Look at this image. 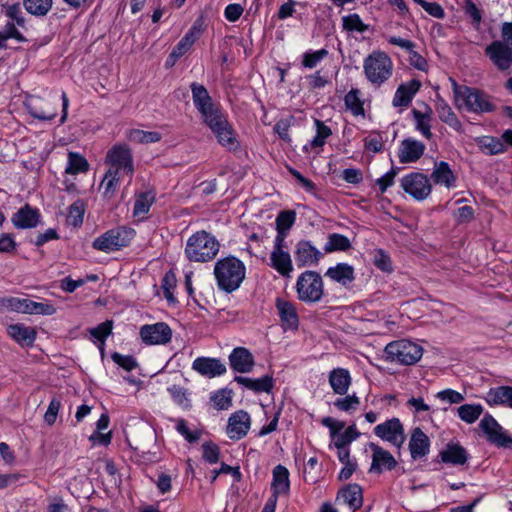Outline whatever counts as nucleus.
I'll list each match as a JSON object with an SVG mask.
<instances>
[{"instance_id":"nucleus-1","label":"nucleus","mask_w":512,"mask_h":512,"mask_svg":"<svg viewBox=\"0 0 512 512\" xmlns=\"http://www.w3.org/2000/svg\"><path fill=\"white\" fill-rule=\"evenodd\" d=\"M454 102L458 109H464L467 112L475 114H484L494 112L496 105L492 103L491 96L484 91L458 83L451 79Z\"/></svg>"},{"instance_id":"nucleus-2","label":"nucleus","mask_w":512,"mask_h":512,"mask_svg":"<svg viewBox=\"0 0 512 512\" xmlns=\"http://www.w3.org/2000/svg\"><path fill=\"white\" fill-rule=\"evenodd\" d=\"M246 267L235 256L219 259L214 266V276L218 288L226 293L237 290L245 279Z\"/></svg>"},{"instance_id":"nucleus-3","label":"nucleus","mask_w":512,"mask_h":512,"mask_svg":"<svg viewBox=\"0 0 512 512\" xmlns=\"http://www.w3.org/2000/svg\"><path fill=\"white\" fill-rule=\"evenodd\" d=\"M219 249L220 243L215 236L201 230L188 238L184 252L189 261L204 263L213 260Z\"/></svg>"},{"instance_id":"nucleus-4","label":"nucleus","mask_w":512,"mask_h":512,"mask_svg":"<svg viewBox=\"0 0 512 512\" xmlns=\"http://www.w3.org/2000/svg\"><path fill=\"white\" fill-rule=\"evenodd\" d=\"M385 360L400 365H413L422 355L423 348L410 340L402 339L388 343L384 349Z\"/></svg>"},{"instance_id":"nucleus-5","label":"nucleus","mask_w":512,"mask_h":512,"mask_svg":"<svg viewBox=\"0 0 512 512\" xmlns=\"http://www.w3.org/2000/svg\"><path fill=\"white\" fill-rule=\"evenodd\" d=\"M135 230L126 226L112 228L94 239L92 247L110 253L127 247L135 237Z\"/></svg>"},{"instance_id":"nucleus-6","label":"nucleus","mask_w":512,"mask_h":512,"mask_svg":"<svg viewBox=\"0 0 512 512\" xmlns=\"http://www.w3.org/2000/svg\"><path fill=\"white\" fill-rule=\"evenodd\" d=\"M297 297L304 303H317L324 295V284L321 275L312 270L301 273L296 281Z\"/></svg>"},{"instance_id":"nucleus-7","label":"nucleus","mask_w":512,"mask_h":512,"mask_svg":"<svg viewBox=\"0 0 512 512\" xmlns=\"http://www.w3.org/2000/svg\"><path fill=\"white\" fill-rule=\"evenodd\" d=\"M363 68L371 83L381 85L391 77L393 63L385 52L377 51L365 58Z\"/></svg>"},{"instance_id":"nucleus-8","label":"nucleus","mask_w":512,"mask_h":512,"mask_svg":"<svg viewBox=\"0 0 512 512\" xmlns=\"http://www.w3.org/2000/svg\"><path fill=\"white\" fill-rule=\"evenodd\" d=\"M204 123L211 129L222 147L232 152L240 148V143L236 138L235 131L222 112Z\"/></svg>"},{"instance_id":"nucleus-9","label":"nucleus","mask_w":512,"mask_h":512,"mask_svg":"<svg viewBox=\"0 0 512 512\" xmlns=\"http://www.w3.org/2000/svg\"><path fill=\"white\" fill-rule=\"evenodd\" d=\"M480 429L486 435L487 441L498 448L512 449V436L489 413H486L479 423Z\"/></svg>"},{"instance_id":"nucleus-10","label":"nucleus","mask_w":512,"mask_h":512,"mask_svg":"<svg viewBox=\"0 0 512 512\" xmlns=\"http://www.w3.org/2000/svg\"><path fill=\"white\" fill-rule=\"evenodd\" d=\"M402 189L415 200L426 199L432 190L429 178L420 172H412L401 179Z\"/></svg>"},{"instance_id":"nucleus-11","label":"nucleus","mask_w":512,"mask_h":512,"mask_svg":"<svg viewBox=\"0 0 512 512\" xmlns=\"http://www.w3.org/2000/svg\"><path fill=\"white\" fill-rule=\"evenodd\" d=\"M106 162L111 164L113 170H123L127 174L132 175L134 171L133 156L131 149L125 143L115 144L112 146L106 154Z\"/></svg>"},{"instance_id":"nucleus-12","label":"nucleus","mask_w":512,"mask_h":512,"mask_svg":"<svg viewBox=\"0 0 512 512\" xmlns=\"http://www.w3.org/2000/svg\"><path fill=\"white\" fill-rule=\"evenodd\" d=\"M190 88L192 92L193 103L197 110L200 112L204 122L222 112L214 104L204 85L193 82L190 85Z\"/></svg>"},{"instance_id":"nucleus-13","label":"nucleus","mask_w":512,"mask_h":512,"mask_svg":"<svg viewBox=\"0 0 512 512\" xmlns=\"http://www.w3.org/2000/svg\"><path fill=\"white\" fill-rule=\"evenodd\" d=\"M139 335L146 345H165L171 341L172 330L167 323L157 322L141 326Z\"/></svg>"},{"instance_id":"nucleus-14","label":"nucleus","mask_w":512,"mask_h":512,"mask_svg":"<svg viewBox=\"0 0 512 512\" xmlns=\"http://www.w3.org/2000/svg\"><path fill=\"white\" fill-rule=\"evenodd\" d=\"M374 434L384 441L400 448L405 442V433L401 421L393 417L374 427Z\"/></svg>"},{"instance_id":"nucleus-15","label":"nucleus","mask_w":512,"mask_h":512,"mask_svg":"<svg viewBox=\"0 0 512 512\" xmlns=\"http://www.w3.org/2000/svg\"><path fill=\"white\" fill-rule=\"evenodd\" d=\"M485 55L501 72L508 71L512 67V49L500 40L492 41L485 48Z\"/></svg>"},{"instance_id":"nucleus-16","label":"nucleus","mask_w":512,"mask_h":512,"mask_svg":"<svg viewBox=\"0 0 512 512\" xmlns=\"http://www.w3.org/2000/svg\"><path fill=\"white\" fill-rule=\"evenodd\" d=\"M295 261L299 268L316 266L323 254L310 241L301 240L295 246Z\"/></svg>"},{"instance_id":"nucleus-17","label":"nucleus","mask_w":512,"mask_h":512,"mask_svg":"<svg viewBox=\"0 0 512 512\" xmlns=\"http://www.w3.org/2000/svg\"><path fill=\"white\" fill-rule=\"evenodd\" d=\"M251 426V418L248 412L238 410L228 419L227 434L232 440H240L245 437Z\"/></svg>"},{"instance_id":"nucleus-18","label":"nucleus","mask_w":512,"mask_h":512,"mask_svg":"<svg viewBox=\"0 0 512 512\" xmlns=\"http://www.w3.org/2000/svg\"><path fill=\"white\" fill-rule=\"evenodd\" d=\"M369 447L373 452L369 472L381 474L384 470L391 471L397 466L396 459L389 451L372 442Z\"/></svg>"},{"instance_id":"nucleus-19","label":"nucleus","mask_w":512,"mask_h":512,"mask_svg":"<svg viewBox=\"0 0 512 512\" xmlns=\"http://www.w3.org/2000/svg\"><path fill=\"white\" fill-rule=\"evenodd\" d=\"M426 150V146L414 138H405L401 141L398 150V159L402 164L414 163L418 161Z\"/></svg>"},{"instance_id":"nucleus-20","label":"nucleus","mask_w":512,"mask_h":512,"mask_svg":"<svg viewBox=\"0 0 512 512\" xmlns=\"http://www.w3.org/2000/svg\"><path fill=\"white\" fill-rule=\"evenodd\" d=\"M192 369L208 378L221 376L227 371L225 364L220 359L211 357L196 358L192 363Z\"/></svg>"},{"instance_id":"nucleus-21","label":"nucleus","mask_w":512,"mask_h":512,"mask_svg":"<svg viewBox=\"0 0 512 512\" xmlns=\"http://www.w3.org/2000/svg\"><path fill=\"white\" fill-rule=\"evenodd\" d=\"M41 214L37 208L25 204L13 214L11 222L17 229L35 228L40 222Z\"/></svg>"},{"instance_id":"nucleus-22","label":"nucleus","mask_w":512,"mask_h":512,"mask_svg":"<svg viewBox=\"0 0 512 512\" xmlns=\"http://www.w3.org/2000/svg\"><path fill=\"white\" fill-rule=\"evenodd\" d=\"M228 359L231 369L237 373H249L255 365L252 353L244 347L234 348Z\"/></svg>"},{"instance_id":"nucleus-23","label":"nucleus","mask_w":512,"mask_h":512,"mask_svg":"<svg viewBox=\"0 0 512 512\" xmlns=\"http://www.w3.org/2000/svg\"><path fill=\"white\" fill-rule=\"evenodd\" d=\"M421 82L418 79H411L406 83L398 86L392 104L394 107H407L410 105L414 95L421 88Z\"/></svg>"},{"instance_id":"nucleus-24","label":"nucleus","mask_w":512,"mask_h":512,"mask_svg":"<svg viewBox=\"0 0 512 512\" xmlns=\"http://www.w3.org/2000/svg\"><path fill=\"white\" fill-rule=\"evenodd\" d=\"M325 276L347 288L355 280V269L352 265L341 262L329 267L325 272Z\"/></svg>"},{"instance_id":"nucleus-25","label":"nucleus","mask_w":512,"mask_h":512,"mask_svg":"<svg viewBox=\"0 0 512 512\" xmlns=\"http://www.w3.org/2000/svg\"><path fill=\"white\" fill-rule=\"evenodd\" d=\"M275 305L282 325L288 329H297L299 325V317L295 305L282 298H277Z\"/></svg>"},{"instance_id":"nucleus-26","label":"nucleus","mask_w":512,"mask_h":512,"mask_svg":"<svg viewBox=\"0 0 512 512\" xmlns=\"http://www.w3.org/2000/svg\"><path fill=\"white\" fill-rule=\"evenodd\" d=\"M430 440L421 428L416 427L411 434L409 450L412 459H420L429 453Z\"/></svg>"},{"instance_id":"nucleus-27","label":"nucleus","mask_w":512,"mask_h":512,"mask_svg":"<svg viewBox=\"0 0 512 512\" xmlns=\"http://www.w3.org/2000/svg\"><path fill=\"white\" fill-rule=\"evenodd\" d=\"M337 500H342L349 508L355 512L363 504V490L358 484H348L339 490Z\"/></svg>"},{"instance_id":"nucleus-28","label":"nucleus","mask_w":512,"mask_h":512,"mask_svg":"<svg viewBox=\"0 0 512 512\" xmlns=\"http://www.w3.org/2000/svg\"><path fill=\"white\" fill-rule=\"evenodd\" d=\"M439 457L443 463L454 466L464 465L468 461L466 449L458 443H448L446 447L440 451Z\"/></svg>"},{"instance_id":"nucleus-29","label":"nucleus","mask_w":512,"mask_h":512,"mask_svg":"<svg viewBox=\"0 0 512 512\" xmlns=\"http://www.w3.org/2000/svg\"><path fill=\"white\" fill-rule=\"evenodd\" d=\"M7 334L21 346H32L35 342L37 332L32 327L17 323L7 327Z\"/></svg>"},{"instance_id":"nucleus-30","label":"nucleus","mask_w":512,"mask_h":512,"mask_svg":"<svg viewBox=\"0 0 512 512\" xmlns=\"http://www.w3.org/2000/svg\"><path fill=\"white\" fill-rule=\"evenodd\" d=\"M485 400L489 406L512 408V386L503 385L490 388Z\"/></svg>"},{"instance_id":"nucleus-31","label":"nucleus","mask_w":512,"mask_h":512,"mask_svg":"<svg viewBox=\"0 0 512 512\" xmlns=\"http://www.w3.org/2000/svg\"><path fill=\"white\" fill-rule=\"evenodd\" d=\"M328 380L333 392L338 395H345L351 385L350 373L344 368L331 370Z\"/></svg>"},{"instance_id":"nucleus-32","label":"nucleus","mask_w":512,"mask_h":512,"mask_svg":"<svg viewBox=\"0 0 512 512\" xmlns=\"http://www.w3.org/2000/svg\"><path fill=\"white\" fill-rule=\"evenodd\" d=\"M234 381L255 393H269L274 386V379L271 375H264L258 379L235 376Z\"/></svg>"},{"instance_id":"nucleus-33","label":"nucleus","mask_w":512,"mask_h":512,"mask_svg":"<svg viewBox=\"0 0 512 512\" xmlns=\"http://www.w3.org/2000/svg\"><path fill=\"white\" fill-rule=\"evenodd\" d=\"M271 489L273 490L274 496L279 494H286L289 492V471L285 466L279 464L274 467L272 472Z\"/></svg>"},{"instance_id":"nucleus-34","label":"nucleus","mask_w":512,"mask_h":512,"mask_svg":"<svg viewBox=\"0 0 512 512\" xmlns=\"http://www.w3.org/2000/svg\"><path fill=\"white\" fill-rule=\"evenodd\" d=\"M271 267L280 275L290 277L293 271L291 256L287 251H272L270 254Z\"/></svg>"},{"instance_id":"nucleus-35","label":"nucleus","mask_w":512,"mask_h":512,"mask_svg":"<svg viewBox=\"0 0 512 512\" xmlns=\"http://www.w3.org/2000/svg\"><path fill=\"white\" fill-rule=\"evenodd\" d=\"M431 178L436 184H443L447 188L455 186L456 178L449 164L445 161L435 163V168L431 174Z\"/></svg>"},{"instance_id":"nucleus-36","label":"nucleus","mask_w":512,"mask_h":512,"mask_svg":"<svg viewBox=\"0 0 512 512\" xmlns=\"http://www.w3.org/2000/svg\"><path fill=\"white\" fill-rule=\"evenodd\" d=\"M413 118L416 122V129L421 132V134L426 138L430 139L432 137L431 132V116L432 109L430 106L426 105L425 112H421L417 109H413L411 111Z\"/></svg>"},{"instance_id":"nucleus-37","label":"nucleus","mask_w":512,"mask_h":512,"mask_svg":"<svg viewBox=\"0 0 512 512\" xmlns=\"http://www.w3.org/2000/svg\"><path fill=\"white\" fill-rule=\"evenodd\" d=\"M435 108L436 112L438 113V117L442 122L454 129L461 127V123L458 117L444 99L438 98L435 104Z\"/></svg>"},{"instance_id":"nucleus-38","label":"nucleus","mask_w":512,"mask_h":512,"mask_svg":"<svg viewBox=\"0 0 512 512\" xmlns=\"http://www.w3.org/2000/svg\"><path fill=\"white\" fill-rule=\"evenodd\" d=\"M477 143L480 150L487 155L501 154L507 149L501 138L493 136H483L478 139Z\"/></svg>"},{"instance_id":"nucleus-39","label":"nucleus","mask_w":512,"mask_h":512,"mask_svg":"<svg viewBox=\"0 0 512 512\" xmlns=\"http://www.w3.org/2000/svg\"><path fill=\"white\" fill-rule=\"evenodd\" d=\"M352 245L349 238L343 234L331 233L328 235L327 242L325 243L323 250L325 253H332L336 251H348Z\"/></svg>"},{"instance_id":"nucleus-40","label":"nucleus","mask_w":512,"mask_h":512,"mask_svg":"<svg viewBox=\"0 0 512 512\" xmlns=\"http://www.w3.org/2000/svg\"><path fill=\"white\" fill-rule=\"evenodd\" d=\"M129 141L139 144H149L159 142L162 138L161 134L156 131H143L140 129H130L126 133Z\"/></svg>"},{"instance_id":"nucleus-41","label":"nucleus","mask_w":512,"mask_h":512,"mask_svg":"<svg viewBox=\"0 0 512 512\" xmlns=\"http://www.w3.org/2000/svg\"><path fill=\"white\" fill-rule=\"evenodd\" d=\"M89 170V163L81 154L77 152L68 153V163L65 168V173L76 175L79 173H86Z\"/></svg>"},{"instance_id":"nucleus-42","label":"nucleus","mask_w":512,"mask_h":512,"mask_svg":"<svg viewBox=\"0 0 512 512\" xmlns=\"http://www.w3.org/2000/svg\"><path fill=\"white\" fill-rule=\"evenodd\" d=\"M314 125L316 128V135L310 141L309 146L311 148L323 147L326 143L327 138H329L332 135V130L323 121L319 119L314 120ZM304 150H308V145L304 146Z\"/></svg>"},{"instance_id":"nucleus-43","label":"nucleus","mask_w":512,"mask_h":512,"mask_svg":"<svg viewBox=\"0 0 512 512\" xmlns=\"http://www.w3.org/2000/svg\"><path fill=\"white\" fill-rule=\"evenodd\" d=\"M85 214V203L82 199H77L68 207L66 222L73 227H80L83 224Z\"/></svg>"},{"instance_id":"nucleus-44","label":"nucleus","mask_w":512,"mask_h":512,"mask_svg":"<svg viewBox=\"0 0 512 512\" xmlns=\"http://www.w3.org/2000/svg\"><path fill=\"white\" fill-rule=\"evenodd\" d=\"M23 5L29 14L42 17L52 9L53 0H23Z\"/></svg>"},{"instance_id":"nucleus-45","label":"nucleus","mask_w":512,"mask_h":512,"mask_svg":"<svg viewBox=\"0 0 512 512\" xmlns=\"http://www.w3.org/2000/svg\"><path fill=\"white\" fill-rule=\"evenodd\" d=\"M483 407L480 404H464L457 408L459 418L468 423H474L482 414Z\"/></svg>"},{"instance_id":"nucleus-46","label":"nucleus","mask_w":512,"mask_h":512,"mask_svg":"<svg viewBox=\"0 0 512 512\" xmlns=\"http://www.w3.org/2000/svg\"><path fill=\"white\" fill-rule=\"evenodd\" d=\"M360 91L352 88L344 97L345 106L354 116H364L363 102L360 99Z\"/></svg>"},{"instance_id":"nucleus-47","label":"nucleus","mask_w":512,"mask_h":512,"mask_svg":"<svg viewBox=\"0 0 512 512\" xmlns=\"http://www.w3.org/2000/svg\"><path fill=\"white\" fill-rule=\"evenodd\" d=\"M154 200L155 196L151 191L140 193L134 202V216H142L147 214Z\"/></svg>"},{"instance_id":"nucleus-48","label":"nucleus","mask_w":512,"mask_h":512,"mask_svg":"<svg viewBox=\"0 0 512 512\" xmlns=\"http://www.w3.org/2000/svg\"><path fill=\"white\" fill-rule=\"evenodd\" d=\"M210 400L217 410H227L232 406V391L220 389L210 396Z\"/></svg>"},{"instance_id":"nucleus-49","label":"nucleus","mask_w":512,"mask_h":512,"mask_svg":"<svg viewBox=\"0 0 512 512\" xmlns=\"http://www.w3.org/2000/svg\"><path fill=\"white\" fill-rule=\"evenodd\" d=\"M296 220V212L293 210L281 211L276 217L277 232L287 233L294 225Z\"/></svg>"},{"instance_id":"nucleus-50","label":"nucleus","mask_w":512,"mask_h":512,"mask_svg":"<svg viewBox=\"0 0 512 512\" xmlns=\"http://www.w3.org/2000/svg\"><path fill=\"white\" fill-rule=\"evenodd\" d=\"M342 27L346 31H357L364 33L369 29V25L364 24L360 16L356 13L342 17Z\"/></svg>"},{"instance_id":"nucleus-51","label":"nucleus","mask_w":512,"mask_h":512,"mask_svg":"<svg viewBox=\"0 0 512 512\" xmlns=\"http://www.w3.org/2000/svg\"><path fill=\"white\" fill-rule=\"evenodd\" d=\"M119 183V173L117 170L109 169L101 182V187L104 189L103 194L105 197H112Z\"/></svg>"},{"instance_id":"nucleus-52","label":"nucleus","mask_w":512,"mask_h":512,"mask_svg":"<svg viewBox=\"0 0 512 512\" xmlns=\"http://www.w3.org/2000/svg\"><path fill=\"white\" fill-rule=\"evenodd\" d=\"M329 52L327 49L322 48L317 51H307L302 56V66L304 68L313 69L315 68L324 58L328 56Z\"/></svg>"},{"instance_id":"nucleus-53","label":"nucleus","mask_w":512,"mask_h":512,"mask_svg":"<svg viewBox=\"0 0 512 512\" xmlns=\"http://www.w3.org/2000/svg\"><path fill=\"white\" fill-rule=\"evenodd\" d=\"M360 436L359 431L357 430L355 424L350 425L346 428L343 433H340L334 445L337 449L348 447L353 441H355Z\"/></svg>"},{"instance_id":"nucleus-54","label":"nucleus","mask_w":512,"mask_h":512,"mask_svg":"<svg viewBox=\"0 0 512 512\" xmlns=\"http://www.w3.org/2000/svg\"><path fill=\"white\" fill-rule=\"evenodd\" d=\"M204 31V17L200 15L192 24L188 32L181 38L183 39L189 46H193V44L199 39Z\"/></svg>"},{"instance_id":"nucleus-55","label":"nucleus","mask_w":512,"mask_h":512,"mask_svg":"<svg viewBox=\"0 0 512 512\" xmlns=\"http://www.w3.org/2000/svg\"><path fill=\"white\" fill-rule=\"evenodd\" d=\"M373 263L383 272H391L393 270L391 258L383 249L374 250Z\"/></svg>"},{"instance_id":"nucleus-56","label":"nucleus","mask_w":512,"mask_h":512,"mask_svg":"<svg viewBox=\"0 0 512 512\" xmlns=\"http://www.w3.org/2000/svg\"><path fill=\"white\" fill-rule=\"evenodd\" d=\"M113 321L106 320L94 328L89 330L90 334L97 339L102 345L105 344L106 338L112 333Z\"/></svg>"},{"instance_id":"nucleus-57","label":"nucleus","mask_w":512,"mask_h":512,"mask_svg":"<svg viewBox=\"0 0 512 512\" xmlns=\"http://www.w3.org/2000/svg\"><path fill=\"white\" fill-rule=\"evenodd\" d=\"M33 300L11 297L6 300V306L15 312L31 314Z\"/></svg>"},{"instance_id":"nucleus-58","label":"nucleus","mask_w":512,"mask_h":512,"mask_svg":"<svg viewBox=\"0 0 512 512\" xmlns=\"http://www.w3.org/2000/svg\"><path fill=\"white\" fill-rule=\"evenodd\" d=\"M360 404L359 397L354 393L352 395H347L343 398H337L334 402V406L344 412H349L351 410H356Z\"/></svg>"},{"instance_id":"nucleus-59","label":"nucleus","mask_w":512,"mask_h":512,"mask_svg":"<svg viewBox=\"0 0 512 512\" xmlns=\"http://www.w3.org/2000/svg\"><path fill=\"white\" fill-rule=\"evenodd\" d=\"M111 358L114 363L128 372L134 370L138 366L135 357L132 355H122L118 352H114L112 353Z\"/></svg>"},{"instance_id":"nucleus-60","label":"nucleus","mask_w":512,"mask_h":512,"mask_svg":"<svg viewBox=\"0 0 512 512\" xmlns=\"http://www.w3.org/2000/svg\"><path fill=\"white\" fill-rule=\"evenodd\" d=\"M202 449V457L206 462L210 464H216L219 461L220 448L218 447V445L211 441H208L202 445Z\"/></svg>"},{"instance_id":"nucleus-61","label":"nucleus","mask_w":512,"mask_h":512,"mask_svg":"<svg viewBox=\"0 0 512 512\" xmlns=\"http://www.w3.org/2000/svg\"><path fill=\"white\" fill-rule=\"evenodd\" d=\"M435 396L439 400L449 404H458L464 401L463 394L450 388L439 391Z\"/></svg>"},{"instance_id":"nucleus-62","label":"nucleus","mask_w":512,"mask_h":512,"mask_svg":"<svg viewBox=\"0 0 512 512\" xmlns=\"http://www.w3.org/2000/svg\"><path fill=\"white\" fill-rule=\"evenodd\" d=\"M0 31L3 36H5L6 40L13 38L18 42L23 43L28 41V39L16 28V24L13 21L7 22Z\"/></svg>"},{"instance_id":"nucleus-63","label":"nucleus","mask_w":512,"mask_h":512,"mask_svg":"<svg viewBox=\"0 0 512 512\" xmlns=\"http://www.w3.org/2000/svg\"><path fill=\"white\" fill-rule=\"evenodd\" d=\"M176 430L178 433H180L189 443H195L199 440L201 436L200 431H190V429L187 426V423L184 419H180L177 422Z\"/></svg>"},{"instance_id":"nucleus-64","label":"nucleus","mask_w":512,"mask_h":512,"mask_svg":"<svg viewBox=\"0 0 512 512\" xmlns=\"http://www.w3.org/2000/svg\"><path fill=\"white\" fill-rule=\"evenodd\" d=\"M168 391L175 403L183 406H189V399L187 397V391L181 386L173 385L168 388Z\"/></svg>"}]
</instances>
